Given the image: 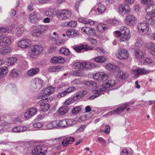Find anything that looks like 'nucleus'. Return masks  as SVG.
Returning <instances> with one entry per match:
<instances>
[{
    "label": "nucleus",
    "instance_id": "nucleus-3",
    "mask_svg": "<svg viewBox=\"0 0 155 155\" xmlns=\"http://www.w3.org/2000/svg\"><path fill=\"white\" fill-rule=\"evenodd\" d=\"M138 32L140 34L144 35L147 34L149 30L148 24L145 22H141L137 25Z\"/></svg>",
    "mask_w": 155,
    "mask_h": 155
},
{
    "label": "nucleus",
    "instance_id": "nucleus-60",
    "mask_svg": "<svg viewBox=\"0 0 155 155\" xmlns=\"http://www.w3.org/2000/svg\"><path fill=\"white\" fill-rule=\"evenodd\" d=\"M143 42L141 39H139L137 40L135 45L137 47H140L142 45Z\"/></svg>",
    "mask_w": 155,
    "mask_h": 155
},
{
    "label": "nucleus",
    "instance_id": "nucleus-17",
    "mask_svg": "<svg viewBox=\"0 0 155 155\" xmlns=\"http://www.w3.org/2000/svg\"><path fill=\"white\" fill-rule=\"evenodd\" d=\"M86 62H76L73 65L74 68L78 70L87 69Z\"/></svg>",
    "mask_w": 155,
    "mask_h": 155
},
{
    "label": "nucleus",
    "instance_id": "nucleus-35",
    "mask_svg": "<svg viewBox=\"0 0 155 155\" xmlns=\"http://www.w3.org/2000/svg\"><path fill=\"white\" fill-rule=\"evenodd\" d=\"M69 110V108L66 106H62L58 110V113L59 114L63 115L67 113Z\"/></svg>",
    "mask_w": 155,
    "mask_h": 155
},
{
    "label": "nucleus",
    "instance_id": "nucleus-53",
    "mask_svg": "<svg viewBox=\"0 0 155 155\" xmlns=\"http://www.w3.org/2000/svg\"><path fill=\"white\" fill-rule=\"evenodd\" d=\"M150 52L152 55L155 56V44H150Z\"/></svg>",
    "mask_w": 155,
    "mask_h": 155
},
{
    "label": "nucleus",
    "instance_id": "nucleus-64",
    "mask_svg": "<svg viewBox=\"0 0 155 155\" xmlns=\"http://www.w3.org/2000/svg\"><path fill=\"white\" fill-rule=\"evenodd\" d=\"M78 21L79 22L84 23L85 24H87L88 23V20L84 18H80L78 19Z\"/></svg>",
    "mask_w": 155,
    "mask_h": 155
},
{
    "label": "nucleus",
    "instance_id": "nucleus-14",
    "mask_svg": "<svg viewBox=\"0 0 155 155\" xmlns=\"http://www.w3.org/2000/svg\"><path fill=\"white\" fill-rule=\"evenodd\" d=\"M129 56L128 52L126 50L120 49L118 52L117 57L120 59L125 60L128 59Z\"/></svg>",
    "mask_w": 155,
    "mask_h": 155
},
{
    "label": "nucleus",
    "instance_id": "nucleus-19",
    "mask_svg": "<svg viewBox=\"0 0 155 155\" xmlns=\"http://www.w3.org/2000/svg\"><path fill=\"white\" fill-rule=\"evenodd\" d=\"M128 74L124 71H121L118 72L116 76L117 78L122 81L128 78Z\"/></svg>",
    "mask_w": 155,
    "mask_h": 155
},
{
    "label": "nucleus",
    "instance_id": "nucleus-12",
    "mask_svg": "<svg viewBox=\"0 0 155 155\" xmlns=\"http://www.w3.org/2000/svg\"><path fill=\"white\" fill-rule=\"evenodd\" d=\"M115 33L117 37H119L121 35H130L129 29L124 26L121 27L119 31H115Z\"/></svg>",
    "mask_w": 155,
    "mask_h": 155
},
{
    "label": "nucleus",
    "instance_id": "nucleus-4",
    "mask_svg": "<svg viewBox=\"0 0 155 155\" xmlns=\"http://www.w3.org/2000/svg\"><path fill=\"white\" fill-rule=\"evenodd\" d=\"M93 77L95 80L104 81L108 78V75L104 72H99L93 74Z\"/></svg>",
    "mask_w": 155,
    "mask_h": 155
},
{
    "label": "nucleus",
    "instance_id": "nucleus-39",
    "mask_svg": "<svg viewBox=\"0 0 155 155\" xmlns=\"http://www.w3.org/2000/svg\"><path fill=\"white\" fill-rule=\"evenodd\" d=\"M17 61V58L15 57H10L7 59L6 62L8 66L13 65Z\"/></svg>",
    "mask_w": 155,
    "mask_h": 155
},
{
    "label": "nucleus",
    "instance_id": "nucleus-27",
    "mask_svg": "<svg viewBox=\"0 0 155 155\" xmlns=\"http://www.w3.org/2000/svg\"><path fill=\"white\" fill-rule=\"evenodd\" d=\"M145 51L143 49H137L135 51V55L136 57L138 59L142 58L144 55Z\"/></svg>",
    "mask_w": 155,
    "mask_h": 155
},
{
    "label": "nucleus",
    "instance_id": "nucleus-6",
    "mask_svg": "<svg viewBox=\"0 0 155 155\" xmlns=\"http://www.w3.org/2000/svg\"><path fill=\"white\" fill-rule=\"evenodd\" d=\"M44 84L42 80L38 78L33 79L31 81V85L35 89H40L43 86Z\"/></svg>",
    "mask_w": 155,
    "mask_h": 155
},
{
    "label": "nucleus",
    "instance_id": "nucleus-8",
    "mask_svg": "<svg viewBox=\"0 0 155 155\" xmlns=\"http://www.w3.org/2000/svg\"><path fill=\"white\" fill-rule=\"evenodd\" d=\"M38 104L40 106V109L41 111H46L50 108V105L48 103V100L47 98L40 101Z\"/></svg>",
    "mask_w": 155,
    "mask_h": 155
},
{
    "label": "nucleus",
    "instance_id": "nucleus-11",
    "mask_svg": "<svg viewBox=\"0 0 155 155\" xmlns=\"http://www.w3.org/2000/svg\"><path fill=\"white\" fill-rule=\"evenodd\" d=\"M81 31L87 35L91 36L95 35L96 33V31L94 28L88 27L86 26L81 28Z\"/></svg>",
    "mask_w": 155,
    "mask_h": 155
},
{
    "label": "nucleus",
    "instance_id": "nucleus-63",
    "mask_svg": "<svg viewBox=\"0 0 155 155\" xmlns=\"http://www.w3.org/2000/svg\"><path fill=\"white\" fill-rule=\"evenodd\" d=\"M71 74L72 75H74L76 76H82V74L80 73V72L76 71H72L71 73Z\"/></svg>",
    "mask_w": 155,
    "mask_h": 155
},
{
    "label": "nucleus",
    "instance_id": "nucleus-42",
    "mask_svg": "<svg viewBox=\"0 0 155 155\" xmlns=\"http://www.w3.org/2000/svg\"><path fill=\"white\" fill-rule=\"evenodd\" d=\"M59 52L62 54H63L65 55H70V52L69 50L66 48H61L59 50Z\"/></svg>",
    "mask_w": 155,
    "mask_h": 155
},
{
    "label": "nucleus",
    "instance_id": "nucleus-7",
    "mask_svg": "<svg viewBox=\"0 0 155 155\" xmlns=\"http://www.w3.org/2000/svg\"><path fill=\"white\" fill-rule=\"evenodd\" d=\"M130 8L129 5L126 4H122L118 7V12L121 15H126L130 13Z\"/></svg>",
    "mask_w": 155,
    "mask_h": 155
},
{
    "label": "nucleus",
    "instance_id": "nucleus-16",
    "mask_svg": "<svg viewBox=\"0 0 155 155\" xmlns=\"http://www.w3.org/2000/svg\"><path fill=\"white\" fill-rule=\"evenodd\" d=\"M51 62L54 64H63L65 62V60L61 56H54L51 58Z\"/></svg>",
    "mask_w": 155,
    "mask_h": 155
},
{
    "label": "nucleus",
    "instance_id": "nucleus-5",
    "mask_svg": "<svg viewBox=\"0 0 155 155\" xmlns=\"http://www.w3.org/2000/svg\"><path fill=\"white\" fill-rule=\"evenodd\" d=\"M54 91V88L52 86H48L46 87L44 90V93L41 95L38 96V98L42 99L47 96H50L53 94Z\"/></svg>",
    "mask_w": 155,
    "mask_h": 155
},
{
    "label": "nucleus",
    "instance_id": "nucleus-20",
    "mask_svg": "<svg viewBox=\"0 0 155 155\" xmlns=\"http://www.w3.org/2000/svg\"><path fill=\"white\" fill-rule=\"evenodd\" d=\"M30 43V41L27 39L19 41L18 45L19 47L23 48H28L29 46Z\"/></svg>",
    "mask_w": 155,
    "mask_h": 155
},
{
    "label": "nucleus",
    "instance_id": "nucleus-22",
    "mask_svg": "<svg viewBox=\"0 0 155 155\" xmlns=\"http://www.w3.org/2000/svg\"><path fill=\"white\" fill-rule=\"evenodd\" d=\"M66 33L67 36L73 37L78 36L79 35L78 31L74 29H68L66 31Z\"/></svg>",
    "mask_w": 155,
    "mask_h": 155
},
{
    "label": "nucleus",
    "instance_id": "nucleus-33",
    "mask_svg": "<svg viewBox=\"0 0 155 155\" xmlns=\"http://www.w3.org/2000/svg\"><path fill=\"white\" fill-rule=\"evenodd\" d=\"M8 68L7 67L3 66L0 67V78L5 76L8 73Z\"/></svg>",
    "mask_w": 155,
    "mask_h": 155
},
{
    "label": "nucleus",
    "instance_id": "nucleus-10",
    "mask_svg": "<svg viewBox=\"0 0 155 155\" xmlns=\"http://www.w3.org/2000/svg\"><path fill=\"white\" fill-rule=\"evenodd\" d=\"M41 19V15L39 13L32 12L29 15V20L32 23L38 22Z\"/></svg>",
    "mask_w": 155,
    "mask_h": 155
},
{
    "label": "nucleus",
    "instance_id": "nucleus-50",
    "mask_svg": "<svg viewBox=\"0 0 155 155\" xmlns=\"http://www.w3.org/2000/svg\"><path fill=\"white\" fill-rule=\"evenodd\" d=\"M77 22L75 21H69L67 24L68 26L74 27L77 25Z\"/></svg>",
    "mask_w": 155,
    "mask_h": 155
},
{
    "label": "nucleus",
    "instance_id": "nucleus-56",
    "mask_svg": "<svg viewBox=\"0 0 155 155\" xmlns=\"http://www.w3.org/2000/svg\"><path fill=\"white\" fill-rule=\"evenodd\" d=\"M80 110V107L79 106H78L74 108L72 110V112L73 114H77Z\"/></svg>",
    "mask_w": 155,
    "mask_h": 155
},
{
    "label": "nucleus",
    "instance_id": "nucleus-34",
    "mask_svg": "<svg viewBox=\"0 0 155 155\" xmlns=\"http://www.w3.org/2000/svg\"><path fill=\"white\" fill-rule=\"evenodd\" d=\"M129 148L125 147L122 149L120 153L121 155H132L134 153L133 151L129 150Z\"/></svg>",
    "mask_w": 155,
    "mask_h": 155
},
{
    "label": "nucleus",
    "instance_id": "nucleus-46",
    "mask_svg": "<svg viewBox=\"0 0 155 155\" xmlns=\"http://www.w3.org/2000/svg\"><path fill=\"white\" fill-rule=\"evenodd\" d=\"M106 9V7L104 5H101L98 6L97 8L98 12L100 13L104 12Z\"/></svg>",
    "mask_w": 155,
    "mask_h": 155
},
{
    "label": "nucleus",
    "instance_id": "nucleus-58",
    "mask_svg": "<svg viewBox=\"0 0 155 155\" xmlns=\"http://www.w3.org/2000/svg\"><path fill=\"white\" fill-rule=\"evenodd\" d=\"M18 73L16 70L13 69L11 71L10 73V75L12 77H17L18 75Z\"/></svg>",
    "mask_w": 155,
    "mask_h": 155
},
{
    "label": "nucleus",
    "instance_id": "nucleus-62",
    "mask_svg": "<svg viewBox=\"0 0 155 155\" xmlns=\"http://www.w3.org/2000/svg\"><path fill=\"white\" fill-rule=\"evenodd\" d=\"M85 128V127L84 125H81L76 130V132L77 133H79L83 131Z\"/></svg>",
    "mask_w": 155,
    "mask_h": 155
},
{
    "label": "nucleus",
    "instance_id": "nucleus-40",
    "mask_svg": "<svg viewBox=\"0 0 155 155\" xmlns=\"http://www.w3.org/2000/svg\"><path fill=\"white\" fill-rule=\"evenodd\" d=\"M97 30L99 32H102L107 28V27L104 24L100 23L97 26Z\"/></svg>",
    "mask_w": 155,
    "mask_h": 155
},
{
    "label": "nucleus",
    "instance_id": "nucleus-31",
    "mask_svg": "<svg viewBox=\"0 0 155 155\" xmlns=\"http://www.w3.org/2000/svg\"><path fill=\"white\" fill-rule=\"evenodd\" d=\"M56 139L61 141V144L64 147H66L69 144V140L68 138H66L65 137H59Z\"/></svg>",
    "mask_w": 155,
    "mask_h": 155
},
{
    "label": "nucleus",
    "instance_id": "nucleus-37",
    "mask_svg": "<svg viewBox=\"0 0 155 155\" xmlns=\"http://www.w3.org/2000/svg\"><path fill=\"white\" fill-rule=\"evenodd\" d=\"M12 50L8 47H4L0 49V54H6L11 52Z\"/></svg>",
    "mask_w": 155,
    "mask_h": 155
},
{
    "label": "nucleus",
    "instance_id": "nucleus-15",
    "mask_svg": "<svg viewBox=\"0 0 155 155\" xmlns=\"http://www.w3.org/2000/svg\"><path fill=\"white\" fill-rule=\"evenodd\" d=\"M72 120H62L60 121L57 120V128L63 127L67 126L68 125H71Z\"/></svg>",
    "mask_w": 155,
    "mask_h": 155
},
{
    "label": "nucleus",
    "instance_id": "nucleus-49",
    "mask_svg": "<svg viewBox=\"0 0 155 155\" xmlns=\"http://www.w3.org/2000/svg\"><path fill=\"white\" fill-rule=\"evenodd\" d=\"M153 0H141V3L144 5H153Z\"/></svg>",
    "mask_w": 155,
    "mask_h": 155
},
{
    "label": "nucleus",
    "instance_id": "nucleus-44",
    "mask_svg": "<svg viewBox=\"0 0 155 155\" xmlns=\"http://www.w3.org/2000/svg\"><path fill=\"white\" fill-rule=\"evenodd\" d=\"M152 59L150 58H145L141 61V63L143 64H150L152 62Z\"/></svg>",
    "mask_w": 155,
    "mask_h": 155
},
{
    "label": "nucleus",
    "instance_id": "nucleus-55",
    "mask_svg": "<svg viewBox=\"0 0 155 155\" xmlns=\"http://www.w3.org/2000/svg\"><path fill=\"white\" fill-rule=\"evenodd\" d=\"M129 149L130 151H133L134 150H136L137 148V145L134 143H131L129 146Z\"/></svg>",
    "mask_w": 155,
    "mask_h": 155
},
{
    "label": "nucleus",
    "instance_id": "nucleus-9",
    "mask_svg": "<svg viewBox=\"0 0 155 155\" xmlns=\"http://www.w3.org/2000/svg\"><path fill=\"white\" fill-rule=\"evenodd\" d=\"M45 30V27L44 26L39 25L37 26L36 29L33 31L32 35L34 37H40Z\"/></svg>",
    "mask_w": 155,
    "mask_h": 155
},
{
    "label": "nucleus",
    "instance_id": "nucleus-29",
    "mask_svg": "<svg viewBox=\"0 0 155 155\" xmlns=\"http://www.w3.org/2000/svg\"><path fill=\"white\" fill-rule=\"evenodd\" d=\"M57 120L52 121L48 123L46 125V128L47 130H50L54 128H57Z\"/></svg>",
    "mask_w": 155,
    "mask_h": 155
},
{
    "label": "nucleus",
    "instance_id": "nucleus-25",
    "mask_svg": "<svg viewBox=\"0 0 155 155\" xmlns=\"http://www.w3.org/2000/svg\"><path fill=\"white\" fill-rule=\"evenodd\" d=\"M146 14L152 15L155 16V5H149L146 9Z\"/></svg>",
    "mask_w": 155,
    "mask_h": 155
},
{
    "label": "nucleus",
    "instance_id": "nucleus-47",
    "mask_svg": "<svg viewBox=\"0 0 155 155\" xmlns=\"http://www.w3.org/2000/svg\"><path fill=\"white\" fill-rule=\"evenodd\" d=\"M84 49V45L82 44L76 46L74 48V49L77 52H80Z\"/></svg>",
    "mask_w": 155,
    "mask_h": 155
},
{
    "label": "nucleus",
    "instance_id": "nucleus-13",
    "mask_svg": "<svg viewBox=\"0 0 155 155\" xmlns=\"http://www.w3.org/2000/svg\"><path fill=\"white\" fill-rule=\"evenodd\" d=\"M137 21L136 18L133 15H128L126 16L125 21L126 24L128 25H134Z\"/></svg>",
    "mask_w": 155,
    "mask_h": 155
},
{
    "label": "nucleus",
    "instance_id": "nucleus-2",
    "mask_svg": "<svg viewBox=\"0 0 155 155\" xmlns=\"http://www.w3.org/2000/svg\"><path fill=\"white\" fill-rule=\"evenodd\" d=\"M57 17L60 20H66L71 16V12L68 10H61L58 11Z\"/></svg>",
    "mask_w": 155,
    "mask_h": 155
},
{
    "label": "nucleus",
    "instance_id": "nucleus-51",
    "mask_svg": "<svg viewBox=\"0 0 155 155\" xmlns=\"http://www.w3.org/2000/svg\"><path fill=\"white\" fill-rule=\"evenodd\" d=\"M40 153L37 146L32 151L31 155H40Z\"/></svg>",
    "mask_w": 155,
    "mask_h": 155
},
{
    "label": "nucleus",
    "instance_id": "nucleus-30",
    "mask_svg": "<svg viewBox=\"0 0 155 155\" xmlns=\"http://www.w3.org/2000/svg\"><path fill=\"white\" fill-rule=\"evenodd\" d=\"M115 84V81L114 80H109L107 82L104 84L103 85L105 88V91L107 88H110L113 87Z\"/></svg>",
    "mask_w": 155,
    "mask_h": 155
},
{
    "label": "nucleus",
    "instance_id": "nucleus-26",
    "mask_svg": "<svg viewBox=\"0 0 155 155\" xmlns=\"http://www.w3.org/2000/svg\"><path fill=\"white\" fill-rule=\"evenodd\" d=\"M92 91L94 93L99 94L101 92L105 91V88L103 85L98 87L95 86L93 87Z\"/></svg>",
    "mask_w": 155,
    "mask_h": 155
},
{
    "label": "nucleus",
    "instance_id": "nucleus-61",
    "mask_svg": "<svg viewBox=\"0 0 155 155\" xmlns=\"http://www.w3.org/2000/svg\"><path fill=\"white\" fill-rule=\"evenodd\" d=\"M73 102V101L71 98L66 99L64 103V105H68Z\"/></svg>",
    "mask_w": 155,
    "mask_h": 155
},
{
    "label": "nucleus",
    "instance_id": "nucleus-36",
    "mask_svg": "<svg viewBox=\"0 0 155 155\" xmlns=\"http://www.w3.org/2000/svg\"><path fill=\"white\" fill-rule=\"evenodd\" d=\"M37 146L40 154L45 155L47 153L48 148L46 147L41 145H38Z\"/></svg>",
    "mask_w": 155,
    "mask_h": 155
},
{
    "label": "nucleus",
    "instance_id": "nucleus-59",
    "mask_svg": "<svg viewBox=\"0 0 155 155\" xmlns=\"http://www.w3.org/2000/svg\"><path fill=\"white\" fill-rule=\"evenodd\" d=\"M87 40L92 45H95L97 43V41L95 39L89 38H87Z\"/></svg>",
    "mask_w": 155,
    "mask_h": 155
},
{
    "label": "nucleus",
    "instance_id": "nucleus-23",
    "mask_svg": "<svg viewBox=\"0 0 155 155\" xmlns=\"http://www.w3.org/2000/svg\"><path fill=\"white\" fill-rule=\"evenodd\" d=\"M11 42V40L8 37H5L4 35L0 36V46H2L4 44H9Z\"/></svg>",
    "mask_w": 155,
    "mask_h": 155
},
{
    "label": "nucleus",
    "instance_id": "nucleus-54",
    "mask_svg": "<svg viewBox=\"0 0 155 155\" xmlns=\"http://www.w3.org/2000/svg\"><path fill=\"white\" fill-rule=\"evenodd\" d=\"M128 106L127 104H125L121 107L117 108L114 111L116 112L120 113L123 111Z\"/></svg>",
    "mask_w": 155,
    "mask_h": 155
},
{
    "label": "nucleus",
    "instance_id": "nucleus-41",
    "mask_svg": "<svg viewBox=\"0 0 155 155\" xmlns=\"http://www.w3.org/2000/svg\"><path fill=\"white\" fill-rule=\"evenodd\" d=\"M94 60L96 62L99 63H101L105 62L106 59L103 56H97L94 58Z\"/></svg>",
    "mask_w": 155,
    "mask_h": 155
},
{
    "label": "nucleus",
    "instance_id": "nucleus-24",
    "mask_svg": "<svg viewBox=\"0 0 155 155\" xmlns=\"http://www.w3.org/2000/svg\"><path fill=\"white\" fill-rule=\"evenodd\" d=\"M145 17L146 21L150 25H153L155 24V15H152L146 14Z\"/></svg>",
    "mask_w": 155,
    "mask_h": 155
},
{
    "label": "nucleus",
    "instance_id": "nucleus-52",
    "mask_svg": "<svg viewBox=\"0 0 155 155\" xmlns=\"http://www.w3.org/2000/svg\"><path fill=\"white\" fill-rule=\"evenodd\" d=\"M75 90V87H69L64 91H65V92L66 93V94L67 95L68 94H69L71 92L74 91Z\"/></svg>",
    "mask_w": 155,
    "mask_h": 155
},
{
    "label": "nucleus",
    "instance_id": "nucleus-48",
    "mask_svg": "<svg viewBox=\"0 0 155 155\" xmlns=\"http://www.w3.org/2000/svg\"><path fill=\"white\" fill-rule=\"evenodd\" d=\"M44 126V124L42 122H37L33 124V126L34 128L40 129L42 127Z\"/></svg>",
    "mask_w": 155,
    "mask_h": 155
},
{
    "label": "nucleus",
    "instance_id": "nucleus-21",
    "mask_svg": "<svg viewBox=\"0 0 155 155\" xmlns=\"http://www.w3.org/2000/svg\"><path fill=\"white\" fill-rule=\"evenodd\" d=\"M149 71L144 68H138V69L134 70L133 72L134 74L137 76L141 74H144L149 73Z\"/></svg>",
    "mask_w": 155,
    "mask_h": 155
},
{
    "label": "nucleus",
    "instance_id": "nucleus-18",
    "mask_svg": "<svg viewBox=\"0 0 155 155\" xmlns=\"http://www.w3.org/2000/svg\"><path fill=\"white\" fill-rule=\"evenodd\" d=\"M37 112L35 108L32 107L28 110L25 113L24 116L26 118L28 119L33 116Z\"/></svg>",
    "mask_w": 155,
    "mask_h": 155
},
{
    "label": "nucleus",
    "instance_id": "nucleus-38",
    "mask_svg": "<svg viewBox=\"0 0 155 155\" xmlns=\"http://www.w3.org/2000/svg\"><path fill=\"white\" fill-rule=\"evenodd\" d=\"M61 68L59 66H54L49 68L48 70L50 72H56L61 71Z\"/></svg>",
    "mask_w": 155,
    "mask_h": 155
},
{
    "label": "nucleus",
    "instance_id": "nucleus-57",
    "mask_svg": "<svg viewBox=\"0 0 155 155\" xmlns=\"http://www.w3.org/2000/svg\"><path fill=\"white\" fill-rule=\"evenodd\" d=\"M86 64L87 69L94 68L95 66V64L93 63L86 62Z\"/></svg>",
    "mask_w": 155,
    "mask_h": 155
},
{
    "label": "nucleus",
    "instance_id": "nucleus-28",
    "mask_svg": "<svg viewBox=\"0 0 155 155\" xmlns=\"http://www.w3.org/2000/svg\"><path fill=\"white\" fill-rule=\"evenodd\" d=\"M27 128L24 126H19L15 127L12 129V131L14 132L19 133L26 130Z\"/></svg>",
    "mask_w": 155,
    "mask_h": 155
},
{
    "label": "nucleus",
    "instance_id": "nucleus-43",
    "mask_svg": "<svg viewBox=\"0 0 155 155\" xmlns=\"http://www.w3.org/2000/svg\"><path fill=\"white\" fill-rule=\"evenodd\" d=\"M119 37H120L119 40L121 42H126L130 38V35H121Z\"/></svg>",
    "mask_w": 155,
    "mask_h": 155
},
{
    "label": "nucleus",
    "instance_id": "nucleus-1",
    "mask_svg": "<svg viewBox=\"0 0 155 155\" xmlns=\"http://www.w3.org/2000/svg\"><path fill=\"white\" fill-rule=\"evenodd\" d=\"M43 48L40 45H35L32 46L31 49L30 56L34 58L35 56L40 54L42 51Z\"/></svg>",
    "mask_w": 155,
    "mask_h": 155
},
{
    "label": "nucleus",
    "instance_id": "nucleus-45",
    "mask_svg": "<svg viewBox=\"0 0 155 155\" xmlns=\"http://www.w3.org/2000/svg\"><path fill=\"white\" fill-rule=\"evenodd\" d=\"M45 14L47 16L53 17L54 16L55 14L54 10L52 9H49L45 12Z\"/></svg>",
    "mask_w": 155,
    "mask_h": 155
},
{
    "label": "nucleus",
    "instance_id": "nucleus-32",
    "mask_svg": "<svg viewBox=\"0 0 155 155\" xmlns=\"http://www.w3.org/2000/svg\"><path fill=\"white\" fill-rule=\"evenodd\" d=\"M39 70L38 68H33L28 71L27 75L28 76H33L36 74L38 72Z\"/></svg>",
    "mask_w": 155,
    "mask_h": 155
}]
</instances>
